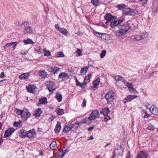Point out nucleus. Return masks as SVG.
<instances>
[{
	"label": "nucleus",
	"mask_w": 158,
	"mask_h": 158,
	"mask_svg": "<svg viewBox=\"0 0 158 158\" xmlns=\"http://www.w3.org/2000/svg\"><path fill=\"white\" fill-rule=\"evenodd\" d=\"M11 46L12 45L13 46V49L14 50L15 48V47L18 44V43L17 42H11Z\"/></svg>",
	"instance_id": "obj_50"
},
{
	"label": "nucleus",
	"mask_w": 158,
	"mask_h": 158,
	"mask_svg": "<svg viewBox=\"0 0 158 158\" xmlns=\"http://www.w3.org/2000/svg\"><path fill=\"white\" fill-rule=\"evenodd\" d=\"M127 24H129L130 27V29H131L132 30L135 29L138 27L137 23L136 21H128Z\"/></svg>",
	"instance_id": "obj_18"
},
{
	"label": "nucleus",
	"mask_w": 158,
	"mask_h": 158,
	"mask_svg": "<svg viewBox=\"0 0 158 158\" xmlns=\"http://www.w3.org/2000/svg\"><path fill=\"white\" fill-rule=\"evenodd\" d=\"M75 81H76V85L77 86H80V84H81V83L77 79V78L76 77H75Z\"/></svg>",
	"instance_id": "obj_56"
},
{
	"label": "nucleus",
	"mask_w": 158,
	"mask_h": 158,
	"mask_svg": "<svg viewBox=\"0 0 158 158\" xmlns=\"http://www.w3.org/2000/svg\"><path fill=\"white\" fill-rule=\"evenodd\" d=\"M106 51L104 50L102 51L100 54V56L101 58H103L106 55Z\"/></svg>",
	"instance_id": "obj_43"
},
{
	"label": "nucleus",
	"mask_w": 158,
	"mask_h": 158,
	"mask_svg": "<svg viewBox=\"0 0 158 158\" xmlns=\"http://www.w3.org/2000/svg\"><path fill=\"white\" fill-rule=\"evenodd\" d=\"M150 105L149 104H146L145 105V106L147 109H149V110Z\"/></svg>",
	"instance_id": "obj_64"
},
{
	"label": "nucleus",
	"mask_w": 158,
	"mask_h": 158,
	"mask_svg": "<svg viewBox=\"0 0 158 158\" xmlns=\"http://www.w3.org/2000/svg\"><path fill=\"white\" fill-rule=\"evenodd\" d=\"M15 129L13 128H10L6 130L5 131L4 137H9L14 132Z\"/></svg>",
	"instance_id": "obj_17"
},
{
	"label": "nucleus",
	"mask_w": 158,
	"mask_h": 158,
	"mask_svg": "<svg viewBox=\"0 0 158 158\" xmlns=\"http://www.w3.org/2000/svg\"><path fill=\"white\" fill-rule=\"evenodd\" d=\"M51 55V52L49 51H47L45 52L44 54V56H49Z\"/></svg>",
	"instance_id": "obj_53"
},
{
	"label": "nucleus",
	"mask_w": 158,
	"mask_h": 158,
	"mask_svg": "<svg viewBox=\"0 0 158 158\" xmlns=\"http://www.w3.org/2000/svg\"><path fill=\"white\" fill-rule=\"evenodd\" d=\"M91 76V74L89 73L87 76L85 77L84 80L87 82H89L90 81V78Z\"/></svg>",
	"instance_id": "obj_38"
},
{
	"label": "nucleus",
	"mask_w": 158,
	"mask_h": 158,
	"mask_svg": "<svg viewBox=\"0 0 158 158\" xmlns=\"http://www.w3.org/2000/svg\"><path fill=\"white\" fill-rule=\"evenodd\" d=\"M146 33H142L139 35H134V39L137 41H139L144 39L145 37Z\"/></svg>",
	"instance_id": "obj_11"
},
{
	"label": "nucleus",
	"mask_w": 158,
	"mask_h": 158,
	"mask_svg": "<svg viewBox=\"0 0 158 158\" xmlns=\"http://www.w3.org/2000/svg\"><path fill=\"white\" fill-rule=\"evenodd\" d=\"M123 151L124 149L121 146H120L119 149L115 148L113 153L112 156L111 158H115L116 156L117 153H118V156H120L121 154L123 152Z\"/></svg>",
	"instance_id": "obj_8"
},
{
	"label": "nucleus",
	"mask_w": 158,
	"mask_h": 158,
	"mask_svg": "<svg viewBox=\"0 0 158 158\" xmlns=\"http://www.w3.org/2000/svg\"><path fill=\"white\" fill-rule=\"evenodd\" d=\"M10 46H11L10 43L7 44L4 47V48L6 49V48H7Z\"/></svg>",
	"instance_id": "obj_61"
},
{
	"label": "nucleus",
	"mask_w": 158,
	"mask_h": 158,
	"mask_svg": "<svg viewBox=\"0 0 158 158\" xmlns=\"http://www.w3.org/2000/svg\"><path fill=\"white\" fill-rule=\"evenodd\" d=\"M39 75L42 78H45L47 77L46 73L45 72V71L40 70L39 71Z\"/></svg>",
	"instance_id": "obj_30"
},
{
	"label": "nucleus",
	"mask_w": 158,
	"mask_h": 158,
	"mask_svg": "<svg viewBox=\"0 0 158 158\" xmlns=\"http://www.w3.org/2000/svg\"><path fill=\"white\" fill-rule=\"evenodd\" d=\"M39 102L42 104H45L47 103V99L46 98L44 97L39 99Z\"/></svg>",
	"instance_id": "obj_35"
},
{
	"label": "nucleus",
	"mask_w": 158,
	"mask_h": 158,
	"mask_svg": "<svg viewBox=\"0 0 158 158\" xmlns=\"http://www.w3.org/2000/svg\"><path fill=\"white\" fill-rule=\"evenodd\" d=\"M56 112L57 114L60 115L63 114L64 113V110L63 109L58 108L56 110Z\"/></svg>",
	"instance_id": "obj_36"
},
{
	"label": "nucleus",
	"mask_w": 158,
	"mask_h": 158,
	"mask_svg": "<svg viewBox=\"0 0 158 158\" xmlns=\"http://www.w3.org/2000/svg\"><path fill=\"white\" fill-rule=\"evenodd\" d=\"M30 115L31 114L28 109L24 108L22 110L21 116L24 120H27Z\"/></svg>",
	"instance_id": "obj_7"
},
{
	"label": "nucleus",
	"mask_w": 158,
	"mask_h": 158,
	"mask_svg": "<svg viewBox=\"0 0 158 158\" xmlns=\"http://www.w3.org/2000/svg\"><path fill=\"white\" fill-rule=\"evenodd\" d=\"M148 156V154L146 151H141L138 153L137 158H147Z\"/></svg>",
	"instance_id": "obj_14"
},
{
	"label": "nucleus",
	"mask_w": 158,
	"mask_h": 158,
	"mask_svg": "<svg viewBox=\"0 0 158 158\" xmlns=\"http://www.w3.org/2000/svg\"><path fill=\"white\" fill-rule=\"evenodd\" d=\"M149 110L153 114L158 115V108L154 105L151 106L149 108Z\"/></svg>",
	"instance_id": "obj_16"
},
{
	"label": "nucleus",
	"mask_w": 158,
	"mask_h": 158,
	"mask_svg": "<svg viewBox=\"0 0 158 158\" xmlns=\"http://www.w3.org/2000/svg\"><path fill=\"white\" fill-rule=\"evenodd\" d=\"M22 110H20L15 108L14 110V111L18 115H21Z\"/></svg>",
	"instance_id": "obj_44"
},
{
	"label": "nucleus",
	"mask_w": 158,
	"mask_h": 158,
	"mask_svg": "<svg viewBox=\"0 0 158 158\" xmlns=\"http://www.w3.org/2000/svg\"><path fill=\"white\" fill-rule=\"evenodd\" d=\"M137 13V10L133 9L128 7H126L123 10V14L126 15L134 16Z\"/></svg>",
	"instance_id": "obj_4"
},
{
	"label": "nucleus",
	"mask_w": 158,
	"mask_h": 158,
	"mask_svg": "<svg viewBox=\"0 0 158 158\" xmlns=\"http://www.w3.org/2000/svg\"><path fill=\"white\" fill-rule=\"evenodd\" d=\"M69 78V76L64 72H62L59 74L58 78L59 79H62V80L64 81Z\"/></svg>",
	"instance_id": "obj_21"
},
{
	"label": "nucleus",
	"mask_w": 158,
	"mask_h": 158,
	"mask_svg": "<svg viewBox=\"0 0 158 158\" xmlns=\"http://www.w3.org/2000/svg\"><path fill=\"white\" fill-rule=\"evenodd\" d=\"M101 34V37L102 39L103 40H107L106 37L108 36V35L106 34H101L99 33V35ZM100 36L99 35V37Z\"/></svg>",
	"instance_id": "obj_42"
},
{
	"label": "nucleus",
	"mask_w": 158,
	"mask_h": 158,
	"mask_svg": "<svg viewBox=\"0 0 158 158\" xmlns=\"http://www.w3.org/2000/svg\"><path fill=\"white\" fill-rule=\"evenodd\" d=\"M91 2L94 6H97L99 4V0H92Z\"/></svg>",
	"instance_id": "obj_47"
},
{
	"label": "nucleus",
	"mask_w": 158,
	"mask_h": 158,
	"mask_svg": "<svg viewBox=\"0 0 158 158\" xmlns=\"http://www.w3.org/2000/svg\"><path fill=\"white\" fill-rule=\"evenodd\" d=\"M59 152L58 153H57L56 154V156L57 157H61L62 156V155L63 154V150L62 149L60 150L59 151Z\"/></svg>",
	"instance_id": "obj_40"
},
{
	"label": "nucleus",
	"mask_w": 158,
	"mask_h": 158,
	"mask_svg": "<svg viewBox=\"0 0 158 158\" xmlns=\"http://www.w3.org/2000/svg\"><path fill=\"white\" fill-rule=\"evenodd\" d=\"M109 109L108 108H105L102 109L100 111L101 114H103L104 116L106 115L110 112Z\"/></svg>",
	"instance_id": "obj_26"
},
{
	"label": "nucleus",
	"mask_w": 158,
	"mask_h": 158,
	"mask_svg": "<svg viewBox=\"0 0 158 158\" xmlns=\"http://www.w3.org/2000/svg\"><path fill=\"white\" fill-rule=\"evenodd\" d=\"M126 7V6L125 4H119L117 6V7L119 10H121L122 9L123 10L124 8H125Z\"/></svg>",
	"instance_id": "obj_39"
},
{
	"label": "nucleus",
	"mask_w": 158,
	"mask_h": 158,
	"mask_svg": "<svg viewBox=\"0 0 158 158\" xmlns=\"http://www.w3.org/2000/svg\"><path fill=\"white\" fill-rule=\"evenodd\" d=\"M26 89L28 92L31 93H34L35 92L36 87L35 85H30L26 86Z\"/></svg>",
	"instance_id": "obj_19"
},
{
	"label": "nucleus",
	"mask_w": 158,
	"mask_h": 158,
	"mask_svg": "<svg viewBox=\"0 0 158 158\" xmlns=\"http://www.w3.org/2000/svg\"><path fill=\"white\" fill-rule=\"evenodd\" d=\"M128 88L131 89L132 90L135 89V88L133 87V85L131 83H129L127 82V86Z\"/></svg>",
	"instance_id": "obj_46"
},
{
	"label": "nucleus",
	"mask_w": 158,
	"mask_h": 158,
	"mask_svg": "<svg viewBox=\"0 0 158 158\" xmlns=\"http://www.w3.org/2000/svg\"><path fill=\"white\" fill-rule=\"evenodd\" d=\"M150 115L148 114L147 112H146L145 113V115L144 116V118H148L150 117Z\"/></svg>",
	"instance_id": "obj_60"
},
{
	"label": "nucleus",
	"mask_w": 158,
	"mask_h": 158,
	"mask_svg": "<svg viewBox=\"0 0 158 158\" xmlns=\"http://www.w3.org/2000/svg\"><path fill=\"white\" fill-rule=\"evenodd\" d=\"M115 79L117 81H118L119 80H121L122 79H123V78L119 76H117L115 77Z\"/></svg>",
	"instance_id": "obj_57"
},
{
	"label": "nucleus",
	"mask_w": 158,
	"mask_h": 158,
	"mask_svg": "<svg viewBox=\"0 0 158 158\" xmlns=\"http://www.w3.org/2000/svg\"><path fill=\"white\" fill-rule=\"evenodd\" d=\"M74 127V125L72 123L67 124L65 126L63 132L67 133L69 131H71L72 129Z\"/></svg>",
	"instance_id": "obj_13"
},
{
	"label": "nucleus",
	"mask_w": 158,
	"mask_h": 158,
	"mask_svg": "<svg viewBox=\"0 0 158 158\" xmlns=\"http://www.w3.org/2000/svg\"><path fill=\"white\" fill-rule=\"evenodd\" d=\"M127 82L124 80L123 78L121 80H119L116 82V85L118 87L121 89L126 88L127 86Z\"/></svg>",
	"instance_id": "obj_6"
},
{
	"label": "nucleus",
	"mask_w": 158,
	"mask_h": 158,
	"mask_svg": "<svg viewBox=\"0 0 158 158\" xmlns=\"http://www.w3.org/2000/svg\"><path fill=\"white\" fill-rule=\"evenodd\" d=\"M137 96L134 95H128L124 99L123 101V102L125 104L127 102L131 101L133 99L137 98Z\"/></svg>",
	"instance_id": "obj_20"
},
{
	"label": "nucleus",
	"mask_w": 158,
	"mask_h": 158,
	"mask_svg": "<svg viewBox=\"0 0 158 158\" xmlns=\"http://www.w3.org/2000/svg\"><path fill=\"white\" fill-rule=\"evenodd\" d=\"M147 129L151 131H153L155 130V126L151 123H149L147 125Z\"/></svg>",
	"instance_id": "obj_31"
},
{
	"label": "nucleus",
	"mask_w": 158,
	"mask_h": 158,
	"mask_svg": "<svg viewBox=\"0 0 158 158\" xmlns=\"http://www.w3.org/2000/svg\"><path fill=\"white\" fill-rule=\"evenodd\" d=\"M110 118H111L110 117L106 115V116L104 118L103 120L105 122H106Z\"/></svg>",
	"instance_id": "obj_54"
},
{
	"label": "nucleus",
	"mask_w": 158,
	"mask_h": 158,
	"mask_svg": "<svg viewBox=\"0 0 158 158\" xmlns=\"http://www.w3.org/2000/svg\"><path fill=\"white\" fill-rule=\"evenodd\" d=\"M77 54H78L77 55V56H82V54L81 53V50L80 49H77Z\"/></svg>",
	"instance_id": "obj_51"
},
{
	"label": "nucleus",
	"mask_w": 158,
	"mask_h": 158,
	"mask_svg": "<svg viewBox=\"0 0 158 158\" xmlns=\"http://www.w3.org/2000/svg\"><path fill=\"white\" fill-rule=\"evenodd\" d=\"M99 114L98 110H94L91 113L88 118H85L82 122L83 123H90L91 121L95 119Z\"/></svg>",
	"instance_id": "obj_2"
},
{
	"label": "nucleus",
	"mask_w": 158,
	"mask_h": 158,
	"mask_svg": "<svg viewBox=\"0 0 158 158\" xmlns=\"http://www.w3.org/2000/svg\"><path fill=\"white\" fill-rule=\"evenodd\" d=\"M88 67H85L82 68L81 70V75H83L85 74L88 70Z\"/></svg>",
	"instance_id": "obj_29"
},
{
	"label": "nucleus",
	"mask_w": 158,
	"mask_h": 158,
	"mask_svg": "<svg viewBox=\"0 0 158 158\" xmlns=\"http://www.w3.org/2000/svg\"><path fill=\"white\" fill-rule=\"evenodd\" d=\"M19 136L22 138L27 137V131L23 129H21L19 131Z\"/></svg>",
	"instance_id": "obj_22"
},
{
	"label": "nucleus",
	"mask_w": 158,
	"mask_h": 158,
	"mask_svg": "<svg viewBox=\"0 0 158 158\" xmlns=\"http://www.w3.org/2000/svg\"><path fill=\"white\" fill-rule=\"evenodd\" d=\"M23 42L25 44H33L34 43L33 41L30 39H28L26 40H24Z\"/></svg>",
	"instance_id": "obj_34"
},
{
	"label": "nucleus",
	"mask_w": 158,
	"mask_h": 158,
	"mask_svg": "<svg viewBox=\"0 0 158 158\" xmlns=\"http://www.w3.org/2000/svg\"><path fill=\"white\" fill-rule=\"evenodd\" d=\"M21 27L23 29L25 34H31L33 32L32 28L30 26V24L28 22H25L23 23L21 25Z\"/></svg>",
	"instance_id": "obj_3"
},
{
	"label": "nucleus",
	"mask_w": 158,
	"mask_h": 158,
	"mask_svg": "<svg viewBox=\"0 0 158 158\" xmlns=\"http://www.w3.org/2000/svg\"><path fill=\"white\" fill-rule=\"evenodd\" d=\"M42 110L41 108H38L37 109L33 115L36 117L40 116L42 113Z\"/></svg>",
	"instance_id": "obj_25"
},
{
	"label": "nucleus",
	"mask_w": 158,
	"mask_h": 158,
	"mask_svg": "<svg viewBox=\"0 0 158 158\" xmlns=\"http://www.w3.org/2000/svg\"><path fill=\"white\" fill-rule=\"evenodd\" d=\"M50 147L52 150H55L57 148V144L55 141H53L50 144Z\"/></svg>",
	"instance_id": "obj_32"
},
{
	"label": "nucleus",
	"mask_w": 158,
	"mask_h": 158,
	"mask_svg": "<svg viewBox=\"0 0 158 158\" xmlns=\"http://www.w3.org/2000/svg\"><path fill=\"white\" fill-rule=\"evenodd\" d=\"M109 23L110 24L111 27L114 28L118 25V23L117 19H115L112 20Z\"/></svg>",
	"instance_id": "obj_24"
},
{
	"label": "nucleus",
	"mask_w": 158,
	"mask_h": 158,
	"mask_svg": "<svg viewBox=\"0 0 158 158\" xmlns=\"http://www.w3.org/2000/svg\"><path fill=\"white\" fill-rule=\"evenodd\" d=\"M125 19H118V20H117L118 21V25L120 24L121 23L124 22L125 21Z\"/></svg>",
	"instance_id": "obj_58"
},
{
	"label": "nucleus",
	"mask_w": 158,
	"mask_h": 158,
	"mask_svg": "<svg viewBox=\"0 0 158 158\" xmlns=\"http://www.w3.org/2000/svg\"><path fill=\"white\" fill-rule=\"evenodd\" d=\"M119 30L116 32V34L117 36L120 37L124 36L127 32L130 29L129 24L127 23L119 26Z\"/></svg>",
	"instance_id": "obj_1"
},
{
	"label": "nucleus",
	"mask_w": 158,
	"mask_h": 158,
	"mask_svg": "<svg viewBox=\"0 0 158 158\" xmlns=\"http://www.w3.org/2000/svg\"><path fill=\"white\" fill-rule=\"evenodd\" d=\"M104 18L106 20L105 23L106 24L109 23L112 20L115 19V17L113 16L111 14L107 13L104 16Z\"/></svg>",
	"instance_id": "obj_10"
},
{
	"label": "nucleus",
	"mask_w": 158,
	"mask_h": 158,
	"mask_svg": "<svg viewBox=\"0 0 158 158\" xmlns=\"http://www.w3.org/2000/svg\"><path fill=\"white\" fill-rule=\"evenodd\" d=\"M61 129V123L60 122H57L55 128V131L56 133H58Z\"/></svg>",
	"instance_id": "obj_28"
},
{
	"label": "nucleus",
	"mask_w": 158,
	"mask_h": 158,
	"mask_svg": "<svg viewBox=\"0 0 158 158\" xmlns=\"http://www.w3.org/2000/svg\"><path fill=\"white\" fill-rule=\"evenodd\" d=\"M114 94L112 90H110L105 94V98L106 99L107 104H111L114 99Z\"/></svg>",
	"instance_id": "obj_5"
},
{
	"label": "nucleus",
	"mask_w": 158,
	"mask_h": 158,
	"mask_svg": "<svg viewBox=\"0 0 158 158\" xmlns=\"http://www.w3.org/2000/svg\"><path fill=\"white\" fill-rule=\"evenodd\" d=\"M60 69L58 67H55L53 69V72L54 74H55L57 73L58 71H60Z\"/></svg>",
	"instance_id": "obj_48"
},
{
	"label": "nucleus",
	"mask_w": 158,
	"mask_h": 158,
	"mask_svg": "<svg viewBox=\"0 0 158 158\" xmlns=\"http://www.w3.org/2000/svg\"><path fill=\"white\" fill-rule=\"evenodd\" d=\"M54 119V118L53 116L51 117L48 119V121L49 122H52Z\"/></svg>",
	"instance_id": "obj_59"
},
{
	"label": "nucleus",
	"mask_w": 158,
	"mask_h": 158,
	"mask_svg": "<svg viewBox=\"0 0 158 158\" xmlns=\"http://www.w3.org/2000/svg\"><path fill=\"white\" fill-rule=\"evenodd\" d=\"M46 85L50 92H53L56 88L54 83L52 81L47 82L46 83Z\"/></svg>",
	"instance_id": "obj_9"
},
{
	"label": "nucleus",
	"mask_w": 158,
	"mask_h": 158,
	"mask_svg": "<svg viewBox=\"0 0 158 158\" xmlns=\"http://www.w3.org/2000/svg\"><path fill=\"white\" fill-rule=\"evenodd\" d=\"M36 134L35 129L33 128L27 131V137L30 139L33 138Z\"/></svg>",
	"instance_id": "obj_15"
},
{
	"label": "nucleus",
	"mask_w": 158,
	"mask_h": 158,
	"mask_svg": "<svg viewBox=\"0 0 158 158\" xmlns=\"http://www.w3.org/2000/svg\"><path fill=\"white\" fill-rule=\"evenodd\" d=\"M55 97L58 101L59 102H60L62 100V95L61 94H59V93H57L56 94Z\"/></svg>",
	"instance_id": "obj_37"
},
{
	"label": "nucleus",
	"mask_w": 158,
	"mask_h": 158,
	"mask_svg": "<svg viewBox=\"0 0 158 158\" xmlns=\"http://www.w3.org/2000/svg\"><path fill=\"white\" fill-rule=\"evenodd\" d=\"M39 49L37 50L36 51L39 54H41L43 53V50L40 47H39Z\"/></svg>",
	"instance_id": "obj_52"
},
{
	"label": "nucleus",
	"mask_w": 158,
	"mask_h": 158,
	"mask_svg": "<svg viewBox=\"0 0 158 158\" xmlns=\"http://www.w3.org/2000/svg\"><path fill=\"white\" fill-rule=\"evenodd\" d=\"M29 76L30 74L29 73H23L20 75L19 77L21 79H27Z\"/></svg>",
	"instance_id": "obj_27"
},
{
	"label": "nucleus",
	"mask_w": 158,
	"mask_h": 158,
	"mask_svg": "<svg viewBox=\"0 0 158 158\" xmlns=\"http://www.w3.org/2000/svg\"><path fill=\"white\" fill-rule=\"evenodd\" d=\"M21 123V121L19 120V121L18 122H15L14 123L13 125L14 127H19L20 126Z\"/></svg>",
	"instance_id": "obj_41"
},
{
	"label": "nucleus",
	"mask_w": 158,
	"mask_h": 158,
	"mask_svg": "<svg viewBox=\"0 0 158 158\" xmlns=\"http://www.w3.org/2000/svg\"><path fill=\"white\" fill-rule=\"evenodd\" d=\"M83 121V119L82 120L81 122H76L75 123V124L77 125H81L82 123H83L82 122Z\"/></svg>",
	"instance_id": "obj_63"
},
{
	"label": "nucleus",
	"mask_w": 158,
	"mask_h": 158,
	"mask_svg": "<svg viewBox=\"0 0 158 158\" xmlns=\"http://www.w3.org/2000/svg\"><path fill=\"white\" fill-rule=\"evenodd\" d=\"M55 28L61 33L65 36L68 35V31L66 29L61 28L58 24L55 25Z\"/></svg>",
	"instance_id": "obj_12"
},
{
	"label": "nucleus",
	"mask_w": 158,
	"mask_h": 158,
	"mask_svg": "<svg viewBox=\"0 0 158 158\" xmlns=\"http://www.w3.org/2000/svg\"><path fill=\"white\" fill-rule=\"evenodd\" d=\"M86 101L85 99V98L83 99V102L82 104V106L83 107H84L86 106Z\"/></svg>",
	"instance_id": "obj_55"
},
{
	"label": "nucleus",
	"mask_w": 158,
	"mask_h": 158,
	"mask_svg": "<svg viewBox=\"0 0 158 158\" xmlns=\"http://www.w3.org/2000/svg\"><path fill=\"white\" fill-rule=\"evenodd\" d=\"M70 150V149L69 148H66L64 151V152H63V154L62 155V156L61 157H60L59 158H63L64 155L68 152H69Z\"/></svg>",
	"instance_id": "obj_49"
},
{
	"label": "nucleus",
	"mask_w": 158,
	"mask_h": 158,
	"mask_svg": "<svg viewBox=\"0 0 158 158\" xmlns=\"http://www.w3.org/2000/svg\"><path fill=\"white\" fill-rule=\"evenodd\" d=\"M157 5H158L155 2L153 3L152 6V10L153 12H155L158 9Z\"/></svg>",
	"instance_id": "obj_33"
},
{
	"label": "nucleus",
	"mask_w": 158,
	"mask_h": 158,
	"mask_svg": "<svg viewBox=\"0 0 158 158\" xmlns=\"http://www.w3.org/2000/svg\"><path fill=\"white\" fill-rule=\"evenodd\" d=\"M93 86L91 88L94 90H96L98 88V85L99 84V77L93 81Z\"/></svg>",
	"instance_id": "obj_23"
},
{
	"label": "nucleus",
	"mask_w": 158,
	"mask_h": 158,
	"mask_svg": "<svg viewBox=\"0 0 158 158\" xmlns=\"http://www.w3.org/2000/svg\"><path fill=\"white\" fill-rule=\"evenodd\" d=\"M0 77L1 78H3L5 77V76L3 72H2L0 74Z\"/></svg>",
	"instance_id": "obj_62"
},
{
	"label": "nucleus",
	"mask_w": 158,
	"mask_h": 158,
	"mask_svg": "<svg viewBox=\"0 0 158 158\" xmlns=\"http://www.w3.org/2000/svg\"><path fill=\"white\" fill-rule=\"evenodd\" d=\"M55 56L56 57H63L64 56L63 53L61 52H58L57 53H56L55 54Z\"/></svg>",
	"instance_id": "obj_45"
}]
</instances>
